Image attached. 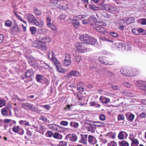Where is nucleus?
I'll return each instance as SVG.
<instances>
[{
  "label": "nucleus",
  "instance_id": "nucleus-59",
  "mask_svg": "<svg viewBox=\"0 0 146 146\" xmlns=\"http://www.w3.org/2000/svg\"><path fill=\"white\" fill-rule=\"evenodd\" d=\"M24 133V131L22 128H20L18 133L21 135H22Z\"/></svg>",
  "mask_w": 146,
  "mask_h": 146
},
{
  "label": "nucleus",
  "instance_id": "nucleus-6",
  "mask_svg": "<svg viewBox=\"0 0 146 146\" xmlns=\"http://www.w3.org/2000/svg\"><path fill=\"white\" fill-rule=\"evenodd\" d=\"M97 20V19L93 17H90L82 21V23L83 24H88L90 23L91 25H92V23H94V21Z\"/></svg>",
  "mask_w": 146,
  "mask_h": 146
},
{
  "label": "nucleus",
  "instance_id": "nucleus-8",
  "mask_svg": "<svg viewBox=\"0 0 146 146\" xmlns=\"http://www.w3.org/2000/svg\"><path fill=\"white\" fill-rule=\"evenodd\" d=\"M27 19L29 23H34L36 25H38V23L35 17L33 15H29L27 17Z\"/></svg>",
  "mask_w": 146,
  "mask_h": 146
},
{
  "label": "nucleus",
  "instance_id": "nucleus-37",
  "mask_svg": "<svg viewBox=\"0 0 146 146\" xmlns=\"http://www.w3.org/2000/svg\"><path fill=\"white\" fill-rule=\"evenodd\" d=\"M36 80L38 82H41L42 80L43 77L41 75L38 74L36 75Z\"/></svg>",
  "mask_w": 146,
  "mask_h": 146
},
{
  "label": "nucleus",
  "instance_id": "nucleus-47",
  "mask_svg": "<svg viewBox=\"0 0 146 146\" xmlns=\"http://www.w3.org/2000/svg\"><path fill=\"white\" fill-rule=\"evenodd\" d=\"M7 110L5 109H3L1 110V113L4 115L7 116Z\"/></svg>",
  "mask_w": 146,
  "mask_h": 146
},
{
  "label": "nucleus",
  "instance_id": "nucleus-62",
  "mask_svg": "<svg viewBox=\"0 0 146 146\" xmlns=\"http://www.w3.org/2000/svg\"><path fill=\"white\" fill-rule=\"evenodd\" d=\"M146 115V113L144 112L141 113L139 114V117L141 118L145 117Z\"/></svg>",
  "mask_w": 146,
  "mask_h": 146
},
{
  "label": "nucleus",
  "instance_id": "nucleus-54",
  "mask_svg": "<svg viewBox=\"0 0 146 146\" xmlns=\"http://www.w3.org/2000/svg\"><path fill=\"white\" fill-rule=\"evenodd\" d=\"M123 84L124 85L127 87L129 88L131 86V84L129 82H123Z\"/></svg>",
  "mask_w": 146,
  "mask_h": 146
},
{
  "label": "nucleus",
  "instance_id": "nucleus-21",
  "mask_svg": "<svg viewBox=\"0 0 146 146\" xmlns=\"http://www.w3.org/2000/svg\"><path fill=\"white\" fill-rule=\"evenodd\" d=\"M100 99L102 103L104 104H107L110 101V100L109 98L105 97H101Z\"/></svg>",
  "mask_w": 146,
  "mask_h": 146
},
{
  "label": "nucleus",
  "instance_id": "nucleus-19",
  "mask_svg": "<svg viewBox=\"0 0 146 146\" xmlns=\"http://www.w3.org/2000/svg\"><path fill=\"white\" fill-rule=\"evenodd\" d=\"M123 133L125 134L127 136V134L126 132L124 131H121L119 132L118 136V138L119 139H124V134Z\"/></svg>",
  "mask_w": 146,
  "mask_h": 146
},
{
  "label": "nucleus",
  "instance_id": "nucleus-41",
  "mask_svg": "<svg viewBox=\"0 0 146 146\" xmlns=\"http://www.w3.org/2000/svg\"><path fill=\"white\" fill-rule=\"evenodd\" d=\"M117 119L119 120H123L125 119V117L123 115L119 114L118 116Z\"/></svg>",
  "mask_w": 146,
  "mask_h": 146
},
{
  "label": "nucleus",
  "instance_id": "nucleus-58",
  "mask_svg": "<svg viewBox=\"0 0 146 146\" xmlns=\"http://www.w3.org/2000/svg\"><path fill=\"white\" fill-rule=\"evenodd\" d=\"M66 17V15L65 14H61L59 16V17L61 20L64 19Z\"/></svg>",
  "mask_w": 146,
  "mask_h": 146
},
{
  "label": "nucleus",
  "instance_id": "nucleus-5",
  "mask_svg": "<svg viewBox=\"0 0 146 146\" xmlns=\"http://www.w3.org/2000/svg\"><path fill=\"white\" fill-rule=\"evenodd\" d=\"M77 16H75L72 19H69L71 20V23L75 29H77L80 26V23L76 19Z\"/></svg>",
  "mask_w": 146,
  "mask_h": 146
},
{
  "label": "nucleus",
  "instance_id": "nucleus-63",
  "mask_svg": "<svg viewBox=\"0 0 146 146\" xmlns=\"http://www.w3.org/2000/svg\"><path fill=\"white\" fill-rule=\"evenodd\" d=\"M51 3L54 5H57L58 3V0H50Z\"/></svg>",
  "mask_w": 146,
  "mask_h": 146
},
{
  "label": "nucleus",
  "instance_id": "nucleus-52",
  "mask_svg": "<svg viewBox=\"0 0 146 146\" xmlns=\"http://www.w3.org/2000/svg\"><path fill=\"white\" fill-rule=\"evenodd\" d=\"M106 117L105 115L102 114L100 115V119L102 121H104L105 120Z\"/></svg>",
  "mask_w": 146,
  "mask_h": 146
},
{
  "label": "nucleus",
  "instance_id": "nucleus-15",
  "mask_svg": "<svg viewBox=\"0 0 146 146\" xmlns=\"http://www.w3.org/2000/svg\"><path fill=\"white\" fill-rule=\"evenodd\" d=\"M110 5L109 4H106L104 3H102L99 5V7L101 8L102 10L107 11L108 9V7Z\"/></svg>",
  "mask_w": 146,
  "mask_h": 146
},
{
  "label": "nucleus",
  "instance_id": "nucleus-3",
  "mask_svg": "<svg viewBox=\"0 0 146 146\" xmlns=\"http://www.w3.org/2000/svg\"><path fill=\"white\" fill-rule=\"evenodd\" d=\"M99 61L102 64L106 65H111L113 64L115 61L113 60H108L106 56H100L98 58Z\"/></svg>",
  "mask_w": 146,
  "mask_h": 146
},
{
  "label": "nucleus",
  "instance_id": "nucleus-12",
  "mask_svg": "<svg viewBox=\"0 0 146 146\" xmlns=\"http://www.w3.org/2000/svg\"><path fill=\"white\" fill-rule=\"evenodd\" d=\"M139 86L140 88L144 91H145L146 94V82L141 81L139 84Z\"/></svg>",
  "mask_w": 146,
  "mask_h": 146
},
{
  "label": "nucleus",
  "instance_id": "nucleus-32",
  "mask_svg": "<svg viewBox=\"0 0 146 146\" xmlns=\"http://www.w3.org/2000/svg\"><path fill=\"white\" fill-rule=\"evenodd\" d=\"M120 72L122 75L125 76H127L128 75V72L125 69L122 68L120 70Z\"/></svg>",
  "mask_w": 146,
  "mask_h": 146
},
{
  "label": "nucleus",
  "instance_id": "nucleus-55",
  "mask_svg": "<svg viewBox=\"0 0 146 146\" xmlns=\"http://www.w3.org/2000/svg\"><path fill=\"white\" fill-rule=\"evenodd\" d=\"M51 53H52V57H54L55 55L54 54V52H53L52 51L50 50L48 52L47 54L49 58H50V55Z\"/></svg>",
  "mask_w": 146,
  "mask_h": 146
},
{
  "label": "nucleus",
  "instance_id": "nucleus-11",
  "mask_svg": "<svg viewBox=\"0 0 146 146\" xmlns=\"http://www.w3.org/2000/svg\"><path fill=\"white\" fill-rule=\"evenodd\" d=\"M96 30L100 33H102L105 34L106 31L105 28L103 27L102 26H98L95 27Z\"/></svg>",
  "mask_w": 146,
  "mask_h": 146
},
{
  "label": "nucleus",
  "instance_id": "nucleus-26",
  "mask_svg": "<svg viewBox=\"0 0 146 146\" xmlns=\"http://www.w3.org/2000/svg\"><path fill=\"white\" fill-rule=\"evenodd\" d=\"M115 8L113 6L110 5L107 11L110 13H113L115 11Z\"/></svg>",
  "mask_w": 146,
  "mask_h": 146
},
{
  "label": "nucleus",
  "instance_id": "nucleus-38",
  "mask_svg": "<svg viewBox=\"0 0 146 146\" xmlns=\"http://www.w3.org/2000/svg\"><path fill=\"white\" fill-rule=\"evenodd\" d=\"M93 137L92 136L90 135L88 137V142L94 145V143H93Z\"/></svg>",
  "mask_w": 146,
  "mask_h": 146
},
{
  "label": "nucleus",
  "instance_id": "nucleus-29",
  "mask_svg": "<svg viewBox=\"0 0 146 146\" xmlns=\"http://www.w3.org/2000/svg\"><path fill=\"white\" fill-rule=\"evenodd\" d=\"M19 123L21 125H24L26 126H29L30 125L29 122L25 120H21L19 121Z\"/></svg>",
  "mask_w": 146,
  "mask_h": 146
},
{
  "label": "nucleus",
  "instance_id": "nucleus-56",
  "mask_svg": "<svg viewBox=\"0 0 146 146\" xmlns=\"http://www.w3.org/2000/svg\"><path fill=\"white\" fill-rule=\"evenodd\" d=\"M132 141V143L134 144H135L138 145L139 142L138 140L136 139H131Z\"/></svg>",
  "mask_w": 146,
  "mask_h": 146
},
{
  "label": "nucleus",
  "instance_id": "nucleus-57",
  "mask_svg": "<svg viewBox=\"0 0 146 146\" xmlns=\"http://www.w3.org/2000/svg\"><path fill=\"white\" fill-rule=\"evenodd\" d=\"M124 45L123 44L121 43H119L118 44H116V46H117L118 48H123Z\"/></svg>",
  "mask_w": 146,
  "mask_h": 146
},
{
  "label": "nucleus",
  "instance_id": "nucleus-17",
  "mask_svg": "<svg viewBox=\"0 0 146 146\" xmlns=\"http://www.w3.org/2000/svg\"><path fill=\"white\" fill-rule=\"evenodd\" d=\"M20 30L17 23L15 22L13 24L12 31L15 32H19L20 31Z\"/></svg>",
  "mask_w": 146,
  "mask_h": 146
},
{
  "label": "nucleus",
  "instance_id": "nucleus-60",
  "mask_svg": "<svg viewBox=\"0 0 146 146\" xmlns=\"http://www.w3.org/2000/svg\"><path fill=\"white\" fill-rule=\"evenodd\" d=\"M78 90L81 92H83L84 91V87H81V86H79L77 87Z\"/></svg>",
  "mask_w": 146,
  "mask_h": 146
},
{
  "label": "nucleus",
  "instance_id": "nucleus-40",
  "mask_svg": "<svg viewBox=\"0 0 146 146\" xmlns=\"http://www.w3.org/2000/svg\"><path fill=\"white\" fill-rule=\"evenodd\" d=\"M109 35L110 36L113 37H116L118 36L117 33L113 32L110 33Z\"/></svg>",
  "mask_w": 146,
  "mask_h": 146
},
{
  "label": "nucleus",
  "instance_id": "nucleus-44",
  "mask_svg": "<svg viewBox=\"0 0 146 146\" xmlns=\"http://www.w3.org/2000/svg\"><path fill=\"white\" fill-rule=\"evenodd\" d=\"M30 31L31 33L33 35L35 33L36 31V29L35 27H32L30 28Z\"/></svg>",
  "mask_w": 146,
  "mask_h": 146
},
{
  "label": "nucleus",
  "instance_id": "nucleus-53",
  "mask_svg": "<svg viewBox=\"0 0 146 146\" xmlns=\"http://www.w3.org/2000/svg\"><path fill=\"white\" fill-rule=\"evenodd\" d=\"M60 124L63 126H66L68 124V122L66 121H62L60 122Z\"/></svg>",
  "mask_w": 146,
  "mask_h": 146
},
{
  "label": "nucleus",
  "instance_id": "nucleus-1",
  "mask_svg": "<svg viewBox=\"0 0 146 146\" xmlns=\"http://www.w3.org/2000/svg\"><path fill=\"white\" fill-rule=\"evenodd\" d=\"M80 38L82 41L86 44L94 45L95 44L96 41L95 38L90 36L86 34L83 35Z\"/></svg>",
  "mask_w": 146,
  "mask_h": 146
},
{
  "label": "nucleus",
  "instance_id": "nucleus-36",
  "mask_svg": "<svg viewBox=\"0 0 146 146\" xmlns=\"http://www.w3.org/2000/svg\"><path fill=\"white\" fill-rule=\"evenodd\" d=\"M94 22L95 25L99 26H102V25H104V24H105L102 21H96V20L94 21Z\"/></svg>",
  "mask_w": 146,
  "mask_h": 146
},
{
  "label": "nucleus",
  "instance_id": "nucleus-50",
  "mask_svg": "<svg viewBox=\"0 0 146 146\" xmlns=\"http://www.w3.org/2000/svg\"><path fill=\"white\" fill-rule=\"evenodd\" d=\"M56 126V125L53 124H49L48 125V127L52 130H54V127Z\"/></svg>",
  "mask_w": 146,
  "mask_h": 146
},
{
  "label": "nucleus",
  "instance_id": "nucleus-4",
  "mask_svg": "<svg viewBox=\"0 0 146 146\" xmlns=\"http://www.w3.org/2000/svg\"><path fill=\"white\" fill-rule=\"evenodd\" d=\"M71 58L70 55L68 54H65V59L64 61L63 64L65 66H68L70 65L71 63Z\"/></svg>",
  "mask_w": 146,
  "mask_h": 146
},
{
  "label": "nucleus",
  "instance_id": "nucleus-45",
  "mask_svg": "<svg viewBox=\"0 0 146 146\" xmlns=\"http://www.w3.org/2000/svg\"><path fill=\"white\" fill-rule=\"evenodd\" d=\"M139 33L143 35H146V30H144L142 28H139Z\"/></svg>",
  "mask_w": 146,
  "mask_h": 146
},
{
  "label": "nucleus",
  "instance_id": "nucleus-51",
  "mask_svg": "<svg viewBox=\"0 0 146 146\" xmlns=\"http://www.w3.org/2000/svg\"><path fill=\"white\" fill-rule=\"evenodd\" d=\"M59 145L60 146H66L67 143L66 142L62 141L60 142Z\"/></svg>",
  "mask_w": 146,
  "mask_h": 146
},
{
  "label": "nucleus",
  "instance_id": "nucleus-61",
  "mask_svg": "<svg viewBox=\"0 0 146 146\" xmlns=\"http://www.w3.org/2000/svg\"><path fill=\"white\" fill-rule=\"evenodd\" d=\"M5 104V103L4 101L3 100H0V108L4 106Z\"/></svg>",
  "mask_w": 146,
  "mask_h": 146
},
{
  "label": "nucleus",
  "instance_id": "nucleus-22",
  "mask_svg": "<svg viewBox=\"0 0 146 146\" xmlns=\"http://www.w3.org/2000/svg\"><path fill=\"white\" fill-rule=\"evenodd\" d=\"M138 23L143 25H146V19L142 18L139 19L137 21Z\"/></svg>",
  "mask_w": 146,
  "mask_h": 146
},
{
  "label": "nucleus",
  "instance_id": "nucleus-18",
  "mask_svg": "<svg viewBox=\"0 0 146 146\" xmlns=\"http://www.w3.org/2000/svg\"><path fill=\"white\" fill-rule=\"evenodd\" d=\"M34 74V73L32 70H27L25 73V78L30 77Z\"/></svg>",
  "mask_w": 146,
  "mask_h": 146
},
{
  "label": "nucleus",
  "instance_id": "nucleus-20",
  "mask_svg": "<svg viewBox=\"0 0 146 146\" xmlns=\"http://www.w3.org/2000/svg\"><path fill=\"white\" fill-rule=\"evenodd\" d=\"M94 122H95V121H89L88 122H85V123L89 125L88 128L89 129H91V130H92L93 128L92 124L94 123Z\"/></svg>",
  "mask_w": 146,
  "mask_h": 146
},
{
  "label": "nucleus",
  "instance_id": "nucleus-33",
  "mask_svg": "<svg viewBox=\"0 0 146 146\" xmlns=\"http://www.w3.org/2000/svg\"><path fill=\"white\" fill-rule=\"evenodd\" d=\"M89 8L91 9L96 11L98 10L99 8L96 6L95 5H90L89 6Z\"/></svg>",
  "mask_w": 146,
  "mask_h": 146
},
{
  "label": "nucleus",
  "instance_id": "nucleus-14",
  "mask_svg": "<svg viewBox=\"0 0 146 146\" xmlns=\"http://www.w3.org/2000/svg\"><path fill=\"white\" fill-rule=\"evenodd\" d=\"M126 23L127 24L133 23L135 21L134 17H127L125 19Z\"/></svg>",
  "mask_w": 146,
  "mask_h": 146
},
{
  "label": "nucleus",
  "instance_id": "nucleus-24",
  "mask_svg": "<svg viewBox=\"0 0 146 146\" xmlns=\"http://www.w3.org/2000/svg\"><path fill=\"white\" fill-rule=\"evenodd\" d=\"M95 122H94V123H97V124L94 125L95 126L100 127L105 126V123H104L100 121H95Z\"/></svg>",
  "mask_w": 146,
  "mask_h": 146
},
{
  "label": "nucleus",
  "instance_id": "nucleus-48",
  "mask_svg": "<svg viewBox=\"0 0 146 146\" xmlns=\"http://www.w3.org/2000/svg\"><path fill=\"white\" fill-rule=\"evenodd\" d=\"M56 67L57 68V70L58 71L60 72H63V69L61 66H60V65L57 66Z\"/></svg>",
  "mask_w": 146,
  "mask_h": 146
},
{
  "label": "nucleus",
  "instance_id": "nucleus-13",
  "mask_svg": "<svg viewBox=\"0 0 146 146\" xmlns=\"http://www.w3.org/2000/svg\"><path fill=\"white\" fill-rule=\"evenodd\" d=\"M80 136L81 137V141H79V142H82L84 144H86L88 135L87 134L84 135L83 134H80Z\"/></svg>",
  "mask_w": 146,
  "mask_h": 146
},
{
  "label": "nucleus",
  "instance_id": "nucleus-31",
  "mask_svg": "<svg viewBox=\"0 0 146 146\" xmlns=\"http://www.w3.org/2000/svg\"><path fill=\"white\" fill-rule=\"evenodd\" d=\"M5 25L6 26L10 27L12 25V22L10 20H8L5 21Z\"/></svg>",
  "mask_w": 146,
  "mask_h": 146
},
{
  "label": "nucleus",
  "instance_id": "nucleus-16",
  "mask_svg": "<svg viewBox=\"0 0 146 146\" xmlns=\"http://www.w3.org/2000/svg\"><path fill=\"white\" fill-rule=\"evenodd\" d=\"M32 104L27 103H23L22 104V107L25 109L30 110Z\"/></svg>",
  "mask_w": 146,
  "mask_h": 146
},
{
  "label": "nucleus",
  "instance_id": "nucleus-35",
  "mask_svg": "<svg viewBox=\"0 0 146 146\" xmlns=\"http://www.w3.org/2000/svg\"><path fill=\"white\" fill-rule=\"evenodd\" d=\"M30 110H32V111H34L36 112H38L39 111L38 109L33 104H32Z\"/></svg>",
  "mask_w": 146,
  "mask_h": 146
},
{
  "label": "nucleus",
  "instance_id": "nucleus-30",
  "mask_svg": "<svg viewBox=\"0 0 146 146\" xmlns=\"http://www.w3.org/2000/svg\"><path fill=\"white\" fill-rule=\"evenodd\" d=\"M70 140L73 142L76 141L77 140V137L74 134H73L72 136L69 138Z\"/></svg>",
  "mask_w": 146,
  "mask_h": 146
},
{
  "label": "nucleus",
  "instance_id": "nucleus-27",
  "mask_svg": "<svg viewBox=\"0 0 146 146\" xmlns=\"http://www.w3.org/2000/svg\"><path fill=\"white\" fill-rule=\"evenodd\" d=\"M51 59L52 60L53 62L55 64L56 66H57L59 65L60 62L59 61L57 60V59L55 57H51Z\"/></svg>",
  "mask_w": 146,
  "mask_h": 146
},
{
  "label": "nucleus",
  "instance_id": "nucleus-64",
  "mask_svg": "<svg viewBox=\"0 0 146 146\" xmlns=\"http://www.w3.org/2000/svg\"><path fill=\"white\" fill-rule=\"evenodd\" d=\"M58 7L60 9H62L63 10H66L65 7L63 5H59Z\"/></svg>",
  "mask_w": 146,
  "mask_h": 146
},
{
  "label": "nucleus",
  "instance_id": "nucleus-34",
  "mask_svg": "<svg viewBox=\"0 0 146 146\" xmlns=\"http://www.w3.org/2000/svg\"><path fill=\"white\" fill-rule=\"evenodd\" d=\"M132 31L135 35H139V29H138L136 28L133 29H132Z\"/></svg>",
  "mask_w": 146,
  "mask_h": 146
},
{
  "label": "nucleus",
  "instance_id": "nucleus-2",
  "mask_svg": "<svg viewBox=\"0 0 146 146\" xmlns=\"http://www.w3.org/2000/svg\"><path fill=\"white\" fill-rule=\"evenodd\" d=\"M85 45L83 43L77 42L76 43L75 46L78 50V51L80 52L84 53L86 52L89 51L91 49L89 48H87L84 47Z\"/></svg>",
  "mask_w": 146,
  "mask_h": 146
},
{
  "label": "nucleus",
  "instance_id": "nucleus-46",
  "mask_svg": "<svg viewBox=\"0 0 146 146\" xmlns=\"http://www.w3.org/2000/svg\"><path fill=\"white\" fill-rule=\"evenodd\" d=\"M20 128L18 126H14L13 128V130L15 132L18 133Z\"/></svg>",
  "mask_w": 146,
  "mask_h": 146
},
{
  "label": "nucleus",
  "instance_id": "nucleus-28",
  "mask_svg": "<svg viewBox=\"0 0 146 146\" xmlns=\"http://www.w3.org/2000/svg\"><path fill=\"white\" fill-rule=\"evenodd\" d=\"M70 125L71 127L74 128H76L79 126V124L76 122H70Z\"/></svg>",
  "mask_w": 146,
  "mask_h": 146
},
{
  "label": "nucleus",
  "instance_id": "nucleus-9",
  "mask_svg": "<svg viewBox=\"0 0 146 146\" xmlns=\"http://www.w3.org/2000/svg\"><path fill=\"white\" fill-rule=\"evenodd\" d=\"M80 75V74L78 71L73 70L67 74L65 77L68 78L70 77L71 76H79Z\"/></svg>",
  "mask_w": 146,
  "mask_h": 146
},
{
  "label": "nucleus",
  "instance_id": "nucleus-7",
  "mask_svg": "<svg viewBox=\"0 0 146 146\" xmlns=\"http://www.w3.org/2000/svg\"><path fill=\"white\" fill-rule=\"evenodd\" d=\"M47 23V26L50 27L51 29L54 31L56 30L57 28L56 26L51 23V20L50 18L47 17L46 20Z\"/></svg>",
  "mask_w": 146,
  "mask_h": 146
},
{
  "label": "nucleus",
  "instance_id": "nucleus-43",
  "mask_svg": "<svg viewBox=\"0 0 146 146\" xmlns=\"http://www.w3.org/2000/svg\"><path fill=\"white\" fill-rule=\"evenodd\" d=\"M54 134L52 131H47V134H46V136L47 137H51L53 136Z\"/></svg>",
  "mask_w": 146,
  "mask_h": 146
},
{
  "label": "nucleus",
  "instance_id": "nucleus-23",
  "mask_svg": "<svg viewBox=\"0 0 146 146\" xmlns=\"http://www.w3.org/2000/svg\"><path fill=\"white\" fill-rule=\"evenodd\" d=\"M53 137L55 139H61L62 138V136L60 133L55 132L54 134Z\"/></svg>",
  "mask_w": 146,
  "mask_h": 146
},
{
  "label": "nucleus",
  "instance_id": "nucleus-49",
  "mask_svg": "<svg viewBox=\"0 0 146 146\" xmlns=\"http://www.w3.org/2000/svg\"><path fill=\"white\" fill-rule=\"evenodd\" d=\"M34 13L37 15H40L41 14V12L40 10H38V9H35Z\"/></svg>",
  "mask_w": 146,
  "mask_h": 146
},
{
  "label": "nucleus",
  "instance_id": "nucleus-10",
  "mask_svg": "<svg viewBox=\"0 0 146 146\" xmlns=\"http://www.w3.org/2000/svg\"><path fill=\"white\" fill-rule=\"evenodd\" d=\"M44 43L42 42H33V46L35 47H37L39 48H41L43 50L45 49V46L43 45Z\"/></svg>",
  "mask_w": 146,
  "mask_h": 146
},
{
  "label": "nucleus",
  "instance_id": "nucleus-42",
  "mask_svg": "<svg viewBox=\"0 0 146 146\" xmlns=\"http://www.w3.org/2000/svg\"><path fill=\"white\" fill-rule=\"evenodd\" d=\"M134 118V115L133 114H131L129 115L127 119L129 121L132 122L133 121Z\"/></svg>",
  "mask_w": 146,
  "mask_h": 146
},
{
  "label": "nucleus",
  "instance_id": "nucleus-39",
  "mask_svg": "<svg viewBox=\"0 0 146 146\" xmlns=\"http://www.w3.org/2000/svg\"><path fill=\"white\" fill-rule=\"evenodd\" d=\"M108 146H117V144L114 141H111L108 143Z\"/></svg>",
  "mask_w": 146,
  "mask_h": 146
},
{
  "label": "nucleus",
  "instance_id": "nucleus-25",
  "mask_svg": "<svg viewBox=\"0 0 146 146\" xmlns=\"http://www.w3.org/2000/svg\"><path fill=\"white\" fill-rule=\"evenodd\" d=\"M119 146H129L128 143L124 140L119 143Z\"/></svg>",
  "mask_w": 146,
  "mask_h": 146
}]
</instances>
